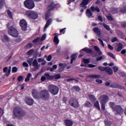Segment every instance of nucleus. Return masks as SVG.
Here are the masks:
<instances>
[{"label":"nucleus","mask_w":126,"mask_h":126,"mask_svg":"<svg viewBox=\"0 0 126 126\" xmlns=\"http://www.w3.org/2000/svg\"><path fill=\"white\" fill-rule=\"evenodd\" d=\"M17 67L14 66L12 68V71L13 73H15V72H17Z\"/></svg>","instance_id":"nucleus-49"},{"label":"nucleus","mask_w":126,"mask_h":126,"mask_svg":"<svg viewBox=\"0 0 126 126\" xmlns=\"http://www.w3.org/2000/svg\"><path fill=\"white\" fill-rule=\"evenodd\" d=\"M83 62L85 63H90V61H89V59H84L83 60Z\"/></svg>","instance_id":"nucleus-51"},{"label":"nucleus","mask_w":126,"mask_h":126,"mask_svg":"<svg viewBox=\"0 0 126 126\" xmlns=\"http://www.w3.org/2000/svg\"><path fill=\"white\" fill-rule=\"evenodd\" d=\"M95 82H97L98 84H102V83H103V81H102V80L96 79Z\"/></svg>","instance_id":"nucleus-55"},{"label":"nucleus","mask_w":126,"mask_h":126,"mask_svg":"<svg viewBox=\"0 0 126 126\" xmlns=\"http://www.w3.org/2000/svg\"><path fill=\"white\" fill-rule=\"evenodd\" d=\"M84 106L87 108H90L91 107H92V104H91V103L89 101H87L85 103Z\"/></svg>","instance_id":"nucleus-36"},{"label":"nucleus","mask_w":126,"mask_h":126,"mask_svg":"<svg viewBox=\"0 0 126 126\" xmlns=\"http://www.w3.org/2000/svg\"><path fill=\"white\" fill-rule=\"evenodd\" d=\"M97 19L98 20V21H100V22H103V18H102L101 16H98L97 17Z\"/></svg>","instance_id":"nucleus-54"},{"label":"nucleus","mask_w":126,"mask_h":126,"mask_svg":"<svg viewBox=\"0 0 126 126\" xmlns=\"http://www.w3.org/2000/svg\"><path fill=\"white\" fill-rule=\"evenodd\" d=\"M42 0H26L24 2V5L28 9H33L35 7V2H39Z\"/></svg>","instance_id":"nucleus-4"},{"label":"nucleus","mask_w":126,"mask_h":126,"mask_svg":"<svg viewBox=\"0 0 126 126\" xmlns=\"http://www.w3.org/2000/svg\"><path fill=\"white\" fill-rule=\"evenodd\" d=\"M33 61H34V58H29L27 61V63H29L30 66L32 65Z\"/></svg>","instance_id":"nucleus-33"},{"label":"nucleus","mask_w":126,"mask_h":126,"mask_svg":"<svg viewBox=\"0 0 126 126\" xmlns=\"http://www.w3.org/2000/svg\"><path fill=\"white\" fill-rule=\"evenodd\" d=\"M94 106L95 108H96V109H98L99 111H100V104H99V101L97 100L95 102H94Z\"/></svg>","instance_id":"nucleus-35"},{"label":"nucleus","mask_w":126,"mask_h":126,"mask_svg":"<svg viewBox=\"0 0 126 126\" xmlns=\"http://www.w3.org/2000/svg\"><path fill=\"white\" fill-rule=\"evenodd\" d=\"M88 66L90 68H93L96 67V65H94L93 64H89Z\"/></svg>","instance_id":"nucleus-64"},{"label":"nucleus","mask_w":126,"mask_h":126,"mask_svg":"<svg viewBox=\"0 0 126 126\" xmlns=\"http://www.w3.org/2000/svg\"><path fill=\"white\" fill-rule=\"evenodd\" d=\"M67 101V97L64 96L63 99V103H64L65 104H66V102Z\"/></svg>","instance_id":"nucleus-53"},{"label":"nucleus","mask_w":126,"mask_h":126,"mask_svg":"<svg viewBox=\"0 0 126 126\" xmlns=\"http://www.w3.org/2000/svg\"><path fill=\"white\" fill-rule=\"evenodd\" d=\"M19 24L23 31H26L27 30V22H26L25 20H21Z\"/></svg>","instance_id":"nucleus-11"},{"label":"nucleus","mask_w":126,"mask_h":126,"mask_svg":"<svg viewBox=\"0 0 126 126\" xmlns=\"http://www.w3.org/2000/svg\"><path fill=\"white\" fill-rule=\"evenodd\" d=\"M94 51L97 52V54H98V56H102V51H101V50H100V48H99V47L97 46H94Z\"/></svg>","instance_id":"nucleus-23"},{"label":"nucleus","mask_w":126,"mask_h":126,"mask_svg":"<svg viewBox=\"0 0 126 126\" xmlns=\"http://www.w3.org/2000/svg\"><path fill=\"white\" fill-rule=\"evenodd\" d=\"M67 64L68 63H60L59 64V66H60L58 69L59 72H63V70H64V68L67 66Z\"/></svg>","instance_id":"nucleus-15"},{"label":"nucleus","mask_w":126,"mask_h":126,"mask_svg":"<svg viewBox=\"0 0 126 126\" xmlns=\"http://www.w3.org/2000/svg\"><path fill=\"white\" fill-rule=\"evenodd\" d=\"M97 40L100 42L102 47H105V44H104V42H103V40H101V38H98Z\"/></svg>","instance_id":"nucleus-61"},{"label":"nucleus","mask_w":126,"mask_h":126,"mask_svg":"<svg viewBox=\"0 0 126 126\" xmlns=\"http://www.w3.org/2000/svg\"><path fill=\"white\" fill-rule=\"evenodd\" d=\"M107 55H108V56H109V57L112 58V59H113L114 60H115V59H116L115 55L111 52H108Z\"/></svg>","instance_id":"nucleus-42"},{"label":"nucleus","mask_w":126,"mask_h":126,"mask_svg":"<svg viewBox=\"0 0 126 126\" xmlns=\"http://www.w3.org/2000/svg\"><path fill=\"white\" fill-rule=\"evenodd\" d=\"M117 52H121L122 50H123V44L121 43H118L117 45Z\"/></svg>","instance_id":"nucleus-29"},{"label":"nucleus","mask_w":126,"mask_h":126,"mask_svg":"<svg viewBox=\"0 0 126 126\" xmlns=\"http://www.w3.org/2000/svg\"><path fill=\"white\" fill-rule=\"evenodd\" d=\"M47 37V35L46 34H43L42 36L41 37L40 40L41 41H44V40H46V37Z\"/></svg>","instance_id":"nucleus-56"},{"label":"nucleus","mask_w":126,"mask_h":126,"mask_svg":"<svg viewBox=\"0 0 126 126\" xmlns=\"http://www.w3.org/2000/svg\"><path fill=\"white\" fill-rule=\"evenodd\" d=\"M65 29H66V28H64L60 30V33H63V34H64V32H65Z\"/></svg>","instance_id":"nucleus-57"},{"label":"nucleus","mask_w":126,"mask_h":126,"mask_svg":"<svg viewBox=\"0 0 126 126\" xmlns=\"http://www.w3.org/2000/svg\"><path fill=\"white\" fill-rule=\"evenodd\" d=\"M57 7V4L55 3V2H51L50 4L47 7L48 10L51 11V10H53V9H55Z\"/></svg>","instance_id":"nucleus-16"},{"label":"nucleus","mask_w":126,"mask_h":126,"mask_svg":"<svg viewBox=\"0 0 126 126\" xmlns=\"http://www.w3.org/2000/svg\"><path fill=\"white\" fill-rule=\"evenodd\" d=\"M46 70H50V71H51V72H53V71L54 70H55V69L52 67H48L47 68V69H46Z\"/></svg>","instance_id":"nucleus-60"},{"label":"nucleus","mask_w":126,"mask_h":126,"mask_svg":"<svg viewBox=\"0 0 126 126\" xmlns=\"http://www.w3.org/2000/svg\"><path fill=\"white\" fill-rule=\"evenodd\" d=\"M60 89L59 87L54 85H49L48 86V91L52 94V95H57L59 93Z\"/></svg>","instance_id":"nucleus-5"},{"label":"nucleus","mask_w":126,"mask_h":126,"mask_svg":"<svg viewBox=\"0 0 126 126\" xmlns=\"http://www.w3.org/2000/svg\"><path fill=\"white\" fill-rule=\"evenodd\" d=\"M32 94L34 99L40 100H44L47 101L50 99V93L48 90H43L40 91L39 94V92L37 90L33 89L32 91Z\"/></svg>","instance_id":"nucleus-1"},{"label":"nucleus","mask_w":126,"mask_h":126,"mask_svg":"<svg viewBox=\"0 0 126 126\" xmlns=\"http://www.w3.org/2000/svg\"><path fill=\"white\" fill-rule=\"evenodd\" d=\"M82 51H84V52L87 53V54H93V52H94L93 51H92V49H89L88 47L83 48L81 50V52H82Z\"/></svg>","instance_id":"nucleus-24"},{"label":"nucleus","mask_w":126,"mask_h":126,"mask_svg":"<svg viewBox=\"0 0 126 126\" xmlns=\"http://www.w3.org/2000/svg\"><path fill=\"white\" fill-rule=\"evenodd\" d=\"M3 71L4 73H5V75L6 76V77H8V76L10 74V71H11V68L10 67V68L8 69L7 67H5L3 69Z\"/></svg>","instance_id":"nucleus-18"},{"label":"nucleus","mask_w":126,"mask_h":126,"mask_svg":"<svg viewBox=\"0 0 126 126\" xmlns=\"http://www.w3.org/2000/svg\"><path fill=\"white\" fill-rule=\"evenodd\" d=\"M7 15H8L9 18H10V19H12V18H13L12 12H11L10 10L8 9L7 10Z\"/></svg>","instance_id":"nucleus-38"},{"label":"nucleus","mask_w":126,"mask_h":126,"mask_svg":"<svg viewBox=\"0 0 126 126\" xmlns=\"http://www.w3.org/2000/svg\"><path fill=\"white\" fill-rule=\"evenodd\" d=\"M69 104L70 106L75 108L79 107V103L78 102V101H77V99L74 97H72L69 99Z\"/></svg>","instance_id":"nucleus-9"},{"label":"nucleus","mask_w":126,"mask_h":126,"mask_svg":"<svg viewBox=\"0 0 126 126\" xmlns=\"http://www.w3.org/2000/svg\"><path fill=\"white\" fill-rule=\"evenodd\" d=\"M116 103L113 102L109 103L110 108L116 113V115H122L124 113V109L121 105H116Z\"/></svg>","instance_id":"nucleus-3"},{"label":"nucleus","mask_w":126,"mask_h":126,"mask_svg":"<svg viewBox=\"0 0 126 126\" xmlns=\"http://www.w3.org/2000/svg\"><path fill=\"white\" fill-rule=\"evenodd\" d=\"M120 12H121V13H125V12H126V5L120 9Z\"/></svg>","instance_id":"nucleus-37"},{"label":"nucleus","mask_w":126,"mask_h":126,"mask_svg":"<svg viewBox=\"0 0 126 126\" xmlns=\"http://www.w3.org/2000/svg\"><path fill=\"white\" fill-rule=\"evenodd\" d=\"M118 41V38L117 37H114L113 39L111 40V42L112 43H115V42H117Z\"/></svg>","instance_id":"nucleus-62"},{"label":"nucleus","mask_w":126,"mask_h":126,"mask_svg":"<svg viewBox=\"0 0 126 126\" xmlns=\"http://www.w3.org/2000/svg\"><path fill=\"white\" fill-rule=\"evenodd\" d=\"M64 123L65 126H72V125H73V122H72V121L68 119H65L64 121Z\"/></svg>","instance_id":"nucleus-22"},{"label":"nucleus","mask_w":126,"mask_h":126,"mask_svg":"<svg viewBox=\"0 0 126 126\" xmlns=\"http://www.w3.org/2000/svg\"><path fill=\"white\" fill-rule=\"evenodd\" d=\"M45 76H46L47 78V80H59L60 79L61 76V74H57L54 75H50V74L47 73L45 74Z\"/></svg>","instance_id":"nucleus-8"},{"label":"nucleus","mask_w":126,"mask_h":126,"mask_svg":"<svg viewBox=\"0 0 126 126\" xmlns=\"http://www.w3.org/2000/svg\"><path fill=\"white\" fill-rule=\"evenodd\" d=\"M8 34L12 36V37H15V38H17L19 35L18 31H17V30L15 28L13 27V26H11L8 28Z\"/></svg>","instance_id":"nucleus-6"},{"label":"nucleus","mask_w":126,"mask_h":126,"mask_svg":"<svg viewBox=\"0 0 126 126\" xmlns=\"http://www.w3.org/2000/svg\"><path fill=\"white\" fill-rule=\"evenodd\" d=\"M3 41H4L5 42H8L9 41V38L7 35H4L3 36Z\"/></svg>","instance_id":"nucleus-45"},{"label":"nucleus","mask_w":126,"mask_h":126,"mask_svg":"<svg viewBox=\"0 0 126 126\" xmlns=\"http://www.w3.org/2000/svg\"><path fill=\"white\" fill-rule=\"evenodd\" d=\"M54 35L55 36L53 39L54 43L55 45H58L60 43V40H59L58 38L59 35H60V34H58V33H55Z\"/></svg>","instance_id":"nucleus-19"},{"label":"nucleus","mask_w":126,"mask_h":126,"mask_svg":"<svg viewBox=\"0 0 126 126\" xmlns=\"http://www.w3.org/2000/svg\"><path fill=\"white\" fill-rule=\"evenodd\" d=\"M71 61H70V63H73V61H75L76 60V58H77V56L76 54H73L71 56Z\"/></svg>","instance_id":"nucleus-30"},{"label":"nucleus","mask_w":126,"mask_h":126,"mask_svg":"<svg viewBox=\"0 0 126 126\" xmlns=\"http://www.w3.org/2000/svg\"><path fill=\"white\" fill-rule=\"evenodd\" d=\"M113 69L114 72H117V71H118V70H119V67H118L117 66L113 67Z\"/></svg>","instance_id":"nucleus-59"},{"label":"nucleus","mask_w":126,"mask_h":126,"mask_svg":"<svg viewBox=\"0 0 126 126\" xmlns=\"http://www.w3.org/2000/svg\"><path fill=\"white\" fill-rule=\"evenodd\" d=\"M107 19L108 20H109V21H113V17L111 16H107Z\"/></svg>","instance_id":"nucleus-58"},{"label":"nucleus","mask_w":126,"mask_h":126,"mask_svg":"<svg viewBox=\"0 0 126 126\" xmlns=\"http://www.w3.org/2000/svg\"><path fill=\"white\" fill-rule=\"evenodd\" d=\"M25 101L29 106H32L34 103V100L31 97H27L25 98Z\"/></svg>","instance_id":"nucleus-17"},{"label":"nucleus","mask_w":126,"mask_h":126,"mask_svg":"<svg viewBox=\"0 0 126 126\" xmlns=\"http://www.w3.org/2000/svg\"><path fill=\"white\" fill-rule=\"evenodd\" d=\"M26 116V111L22 109L21 107L16 106L13 111V119H17V120H22L23 117Z\"/></svg>","instance_id":"nucleus-2"},{"label":"nucleus","mask_w":126,"mask_h":126,"mask_svg":"<svg viewBox=\"0 0 126 126\" xmlns=\"http://www.w3.org/2000/svg\"><path fill=\"white\" fill-rule=\"evenodd\" d=\"M90 2V0H83L80 3V7H82L84 9L87 8V4Z\"/></svg>","instance_id":"nucleus-12"},{"label":"nucleus","mask_w":126,"mask_h":126,"mask_svg":"<svg viewBox=\"0 0 126 126\" xmlns=\"http://www.w3.org/2000/svg\"><path fill=\"white\" fill-rule=\"evenodd\" d=\"M4 4V0H0V8H2Z\"/></svg>","instance_id":"nucleus-48"},{"label":"nucleus","mask_w":126,"mask_h":126,"mask_svg":"<svg viewBox=\"0 0 126 126\" xmlns=\"http://www.w3.org/2000/svg\"><path fill=\"white\" fill-rule=\"evenodd\" d=\"M98 69H99V70H101V71H105V72H107L109 75H112V74H113V69H112V68L109 66H99Z\"/></svg>","instance_id":"nucleus-10"},{"label":"nucleus","mask_w":126,"mask_h":126,"mask_svg":"<svg viewBox=\"0 0 126 126\" xmlns=\"http://www.w3.org/2000/svg\"><path fill=\"white\" fill-rule=\"evenodd\" d=\"M112 12L114 14H117L119 12V8L113 7V8H112Z\"/></svg>","instance_id":"nucleus-40"},{"label":"nucleus","mask_w":126,"mask_h":126,"mask_svg":"<svg viewBox=\"0 0 126 126\" xmlns=\"http://www.w3.org/2000/svg\"><path fill=\"white\" fill-rule=\"evenodd\" d=\"M52 20L51 18L47 20V22L44 27V30H46L47 29V27H49V26H50V25H51V24L52 23Z\"/></svg>","instance_id":"nucleus-27"},{"label":"nucleus","mask_w":126,"mask_h":126,"mask_svg":"<svg viewBox=\"0 0 126 126\" xmlns=\"http://www.w3.org/2000/svg\"><path fill=\"white\" fill-rule=\"evenodd\" d=\"M100 104H101L102 110H103V111H105V110H106V108H105V106H106V103L100 102Z\"/></svg>","instance_id":"nucleus-50"},{"label":"nucleus","mask_w":126,"mask_h":126,"mask_svg":"<svg viewBox=\"0 0 126 126\" xmlns=\"http://www.w3.org/2000/svg\"><path fill=\"white\" fill-rule=\"evenodd\" d=\"M50 14H51V11L48 10L45 15L46 20H48L50 18Z\"/></svg>","instance_id":"nucleus-34"},{"label":"nucleus","mask_w":126,"mask_h":126,"mask_svg":"<svg viewBox=\"0 0 126 126\" xmlns=\"http://www.w3.org/2000/svg\"><path fill=\"white\" fill-rule=\"evenodd\" d=\"M88 77H90V78H100L101 75L96 74L90 75L88 76Z\"/></svg>","instance_id":"nucleus-31"},{"label":"nucleus","mask_w":126,"mask_h":126,"mask_svg":"<svg viewBox=\"0 0 126 126\" xmlns=\"http://www.w3.org/2000/svg\"><path fill=\"white\" fill-rule=\"evenodd\" d=\"M102 25L106 30H108V31H111V28H110L109 25H107L106 24H102Z\"/></svg>","instance_id":"nucleus-39"},{"label":"nucleus","mask_w":126,"mask_h":126,"mask_svg":"<svg viewBox=\"0 0 126 126\" xmlns=\"http://www.w3.org/2000/svg\"><path fill=\"white\" fill-rule=\"evenodd\" d=\"M32 64L34 66V68L32 69L33 71H36V70H38L40 68V65L38 64L37 59L33 60Z\"/></svg>","instance_id":"nucleus-13"},{"label":"nucleus","mask_w":126,"mask_h":126,"mask_svg":"<svg viewBox=\"0 0 126 126\" xmlns=\"http://www.w3.org/2000/svg\"><path fill=\"white\" fill-rule=\"evenodd\" d=\"M23 79H24L23 76H19L17 78V80L19 81V82H21Z\"/></svg>","instance_id":"nucleus-47"},{"label":"nucleus","mask_w":126,"mask_h":126,"mask_svg":"<svg viewBox=\"0 0 126 126\" xmlns=\"http://www.w3.org/2000/svg\"><path fill=\"white\" fill-rule=\"evenodd\" d=\"M104 123L105 126H112V121L108 120V119H105L104 121Z\"/></svg>","instance_id":"nucleus-28"},{"label":"nucleus","mask_w":126,"mask_h":126,"mask_svg":"<svg viewBox=\"0 0 126 126\" xmlns=\"http://www.w3.org/2000/svg\"><path fill=\"white\" fill-rule=\"evenodd\" d=\"M32 47H33V45H32V44L29 43L25 46V49H31Z\"/></svg>","instance_id":"nucleus-43"},{"label":"nucleus","mask_w":126,"mask_h":126,"mask_svg":"<svg viewBox=\"0 0 126 126\" xmlns=\"http://www.w3.org/2000/svg\"><path fill=\"white\" fill-rule=\"evenodd\" d=\"M73 89L75 90L76 92H79V91H80L81 90L80 88H79V87L75 86L73 87Z\"/></svg>","instance_id":"nucleus-41"},{"label":"nucleus","mask_w":126,"mask_h":126,"mask_svg":"<svg viewBox=\"0 0 126 126\" xmlns=\"http://www.w3.org/2000/svg\"><path fill=\"white\" fill-rule=\"evenodd\" d=\"M33 53H34V49H32L27 52V55L28 56H31Z\"/></svg>","instance_id":"nucleus-44"},{"label":"nucleus","mask_w":126,"mask_h":126,"mask_svg":"<svg viewBox=\"0 0 126 126\" xmlns=\"http://www.w3.org/2000/svg\"><path fill=\"white\" fill-rule=\"evenodd\" d=\"M47 79V77H46L44 75V76H42L40 79L41 81L42 82L45 81Z\"/></svg>","instance_id":"nucleus-52"},{"label":"nucleus","mask_w":126,"mask_h":126,"mask_svg":"<svg viewBox=\"0 0 126 126\" xmlns=\"http://www.w3.org/2000/svg\"><path fill=\"white\" fill-rule=\"evenodd\" d=\"M86 14L88 17V18H94V16H92L93 15V13H92V11L90 10V9H87L86 12Z\"/></svg>","instance_id":"nucleus-21"},{"label":"nucleus","mask_w":126,"mask_h":126,"mask_svg":"<svg viewBox=\"0 0 126 126\" xmlns=\"http://www.w3.org/2000/svg\"><path fill=\"white\" fill-rule=\"evenodd\" d=\"M109 100V96L108 95L103 94L101 96V100L100 103H104L106 104L107 101Z\"/></svg>","instance_id":"nucleus-20"},{"label":"nucleus","mask_w":126,"mask_h":126,"mask_svg":"<svg viewBox=\"0 0 126 126\" xmlns=\"http://www.w3.org/2000/svg\"><path fill=\"white\" fill-rule=\"evenodd\" d=\"M88 97L90 98V100L91 101V102H94V101H96V100L95 96L92 94H89L88 95Z\"/></svg>","instance_id":"nucleus-32"},{"label":"nucleus","mask_w":126,"mask_h":126,"mask_svg":"<svg viewBox=\"0 0 126 126\" xmlns=\"http://www.w3.org/2000/svg\"><path fill=\"white\" fill-rule=\"evenodd\" d=\"M90 10L92 11V12H94V11H97V12H100V9L99 7L96 6L95 7L94 6H92L91 7Z\"/></svg>","instance_id":"nucleus-25"},{"label":"nucleus","mask_w":126,"mask_h":126,"mask_svg":"<svg viewBox=\"0 0 126 126\" xmlns=\"http://www.w3.org/2000/svg\"><path fill=\"white\" fill-rule=\"evenodd\" d=\"M94 32L97 34L98 36H101V31H100V29L98 28H94L93 29Z\"/></svg>","instance_id":"nucleus-26"},{"label":"nucleus","mask_w":126,"mask_h":126,"mask_svg":"<svg viewBox=\"0 0 126 126\" xmlns=\"http://www.w3.org/2000/svg\"><path fill=\"white\" fill-rule=\"evenodd\" d=\"M25 14L30 19H37L38 18V14L33 11H26Z\"/></svg>","instance_id":"nucleus-7"},{"label":"nucleus","mask_w":126,"mask_h":126,"mask_svg":"<svg viewBox=\"0 0 126 126\" xmlns=\"http://www.w3.org/2000/svg\"><path fill=\"white\" fill-rule=\"evenodd\" d=\"M52 55H49L47 57V61H48V62H50L51 60H52Z\"/></svg>","instance_id":"nucleus-63"},{"label":"nucleus","mask_w":126,"mask_h":126,"mask_svg":"<svg viewBox=\"0 0 126 126\" xmlns=\"http://www.w3.org/2000/svg\"><path fill=\"white\" fill-rule=\"evenodd\" d=\"M39 41H40V37H37L36 38H35L33 40H32V43H38V42H39Z\"/></svg>","instance_id":"nucleus-46"},{"label":"nucleus","mask_w":126,"mask_h":126,"mask_svg":"<svg viewBox=\"0 0 126 126\" xmlns=\"http://www.w3.org/2000/svg\"><path fill=\"white\" fill-rule=\"evenodd\" d=\"M111 88H115L119 89H125V87L122 85H120L116 83H113L110 85Z\"/></svg>","instance_id":"nucleus-14"}]
</instances>
